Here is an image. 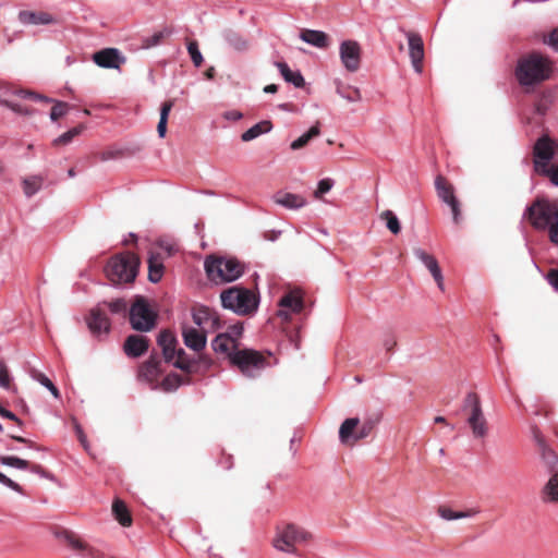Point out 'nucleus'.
Masks as SVG:
<instances>
[{
  "label": "nucleus",
  "instance_id": "1",
  "mask_svg": "<svg viewBox=\"0 0 558 558\" xmlns=\"http://www.w3.org/2000/svg\"><path fill=\"white\" fill-rule=\"evenodd\" d=\"M523 218L535 230L547 232L549 242L558 247V199L536 198L525 208Z\"/></svg>",
  "mask_w": 558,
  "mask_h": 558
},
{
  "label": "nucleus",
  "instance_id": "2",
  "mask_svg": "<svg viewBox=\"0 0 558 558\" xmlns=\"http://www.w3.org/2000/svg\"><path fill=\"white\" fill-rule=\"evenodd\" d=\"M553 68L550 61L544 56L533 52L518 60L515 66V78L522 87L532 88L551 75Z\"/></svg>",
  "mask_w": 558,
  "mask_h": 558
},
{
  "label": "nucleus",
  "instance_id": "3",
  "mask_svg": "<svg viewBox=\"0 0 558 558\" xmlns=\"http://www.w3.org/2000/svg\"><path fill=\"white\" fill-rule=\"evenodd\" d=\"M220 301L223 308L241 316H250L258 310L259 295L248 288L233 286L220 293Z\"/></svg>",
  "mask_w": 558,
  "mask_h": 558
},
{
  "label": "nucleus",
  "instance_id": "4",
  "mask_svg": "<svg viewBox=\"0 0 558 558\" xmlns=\"http://www.w3.org/2000/svg\"><path fill=\"white\" fill-rule=\"evenodd\" d=\"M312 533L295 523H282L277 526L272 546L282 553L299 556V547L312 541Z\"/></svg>",
  "mask_w": 558,
  "mask_h": 558
},
{
  "label": "nucleus",
  "instance_id": "5",
  "mask_svg": "<svg viewBox=\"0 0 558 558\" xmlns=\"http://www.w3.org/2000/svg\"><path fill=\"white\" fill-rule=\"evenodd\" d=\"M204 268L208 279L217 284L235 281L245 270L243 263L230 256H208L204 262Z\"/></svg>",
  "mask_w": 558,
  "mask_h": 558
},
{
  "label": "nucleus",
  "instance_id": "6",
  "mask_svg": "<svg viewBox=\"0 0 558 558\" xmlns=\"http://www.w3.org/2000/svg\"><path fill=\"white\" fill-rule=\"evenodd\" d=\"M140 258L125 252L112 257L106 268L107 277L114 284L133 282L137 276Z\"/></svg>",
  "mask_w": 558,
  "mask_h": 558
},
{
  "label": "nucleus",
  "instance_id": "7",
  "mask_svg": "<svg viewBox=\"0 0 558 558\" xmlns=\"http://www.w3.org/2000/svg\"><path fill=\"white\" fill-rule=\"evenodd\" d=\"M462 411L466 413V424L475 439L485 438L488 434V422L484 414L481 399L475 392H469L462 404Z\"/></svg>",
  "mask_w": 558,
  "mask_h": 558
},
{
  "label": "nucleus",
  "instance_id": "8",
  "mask_svg": "<svg viewBox=\"0 0 558 558\" xmlns=\"http://www.w3.org/2000/svg\"><path fill=\"white\" fill-rule=\"evenodd\" d=\"M241 373L250 378L256 377L266 365L265 357L257 351L243 349L231 354V361Z\"/></svg>",
  "mask_w": 558,
  "mask_h": 558
},
{
  "label": "nucleus",
  "instance_id": "9",
  "mask_svg": "<svg viewBox=\"0 0 558 558\" xmlns=\"http://www.w3.org/2000/svg\"><path fill=\"white\" fill-rule=\"evenodd\" d=\"M156 316L150 311L145 299L138 296L130 308V323L133 329L149 331L155 326Z\"/></svg>",
  "mask_w": 558,
  "mask_h": 558
},
{
  "label": "nucleus",
  "instance_id": "10",
  "mask_svg": "<svg viewBox=\"0 0 558 558\" xmlns=\"http://www.w3.org/2000/svg\"><path fill=\"white\" fill-rule=\"evenodd\" d=\"M556 143L547 135L541 136L533 147V166L535 172H546L555 156Z\"/></svg>",
  "mask_w": 558,
  "mask_h": 558
},
{
  "label": "nucleus",
  "instance_id": "11",
  "mask_svg": "<svg viewBox=\"0 0 558 558\" xmlns=\"http://www.w3.org/2000/svg\"><path fill=\"white\" fill-rule=\"evenodd\" d=\"M277 316L282 322H290L292 314H299L304 307L303 295L300 289L286 292L278 302Z\"/></svg>",
  "mask_w": 558,
  "mask_h": 558
},
{
  "label": "nucleus",
  "instance_id": "12",
  "mask_svg": "<svg viewBox=\"0 0 558 558\" xmlns=\"http://www.w3.org/2000/svg\"><path fill=\"white\" fill-rule=\"evenodd\" d=\"M361 46L355 40H343L339 47L342 65L349 72H356L361 65Z\"/></svg>",
  "mask_w": 558,
  "mask_h": 558
},
{
  "label": "nucleus",
  "instance_id": "13",
  "mask_svg": "<svg viewBox=\"0 0 558 558\" xmlns=\"http://www.w3.org/2000/svg\"><path fill=\"white\" fill-rule=\"evenodd\" d=\"M409 46V57L415 73H423L424 43L418 33L403 31Z\"/></svg>",
  "mask_w": 558,
  "mask_h": 558
},
{
  "label": "nucleus",
  "instance_id": "14",
  "mask_svg": "<svg viewBox=\"0 0 558 558\" xmlns=\"http://www.w3.org/2000/svg\"><path fill=\"white\" fill-rule=\"evenodd\" d=\"M533 439L536 442L538 448V453L544 465L547 468L548 472L556 473L558 472V456L556 452L547 445L544 436L537 428L533 429Z\"/></svg>",
  "mask_w": 558,
  "mask_h": 558
},
{
  "label": "nucleus",
  "instance_id": "15",
  "mask_svg": "<svg viewBox=\"0 0 558 558\" xmlns=\"http://www.w3.org/2000/svg\"><path fill=\"white\" fill-rule=\"evenodd\" d=\"M94 62L104 69H118L125 62V58L116 48H105L93 56Z\"/></svg>",
  "mask_w": 558,
  "mask_h": 558
},
{
  "label": "nucleus",
  "instance_id": "16",
  "mask_svg": "<svg viewBox=\"0 0 558 558\" xmlns=\"http://www.w3.org/2000/svg\"><path fill=\"white\" fill-rule=\"evenodd\" d=\"M414 256L429 270L430 275L433 276L434 280L437 283V287L444 291L445 284H444V276L441 272V269L438 265L437 259L433 256L426 253L421 247H415L413 250Z\"/></svg>",
  "mask_w": 558,
  "mask_h": 558
},
{
  "label": "nucleus",
  "instance_id": "17",
  "mask_svg": "<svg viewBox=\"0 0 558 558\" xmlns=\"http://www.w3.org/2000/svg\"><path fill=\"white\" fill-rule=\"evenodd\" d=\"M87 326L93 335L108 333L110 330L109 318L99 306L90 310Z\"/></svg>",
  "mask_w": 558,
  "mask_h": 558
},
{
  "label": "nucleus",
  "instance_id": "18",
  "mask_svg": "<svg viewBox=\"0 0 558 558\" xmlns=\"http://www.w3.org/2000/svg\"><path fill=\"white\" fill-rule=\"evenodd\" d=\"M205 332L202 329L184 326L182 329L184 344L196 352L203 350L207 341Z\"/></svg>",
  "mask_w": 558,
  "mask_h": 558
},
{
  "label": "nucleus",
  "instance_id": "19",
  "mask_svg": "<svg viewBox=\"0 0 558 558\" xmlns=\"http://www.w3.org/2000/svg\"><path fill=\"white\" fill-rule=\"evenodd\" d=\"M274 202L287 209L296 210L306 206L307 201L300 194L279 191L274 195Z\"/></svg>",
  "mask_w": 558,
  "mask_h": 558
},
{
  "label": "nucleus",
  "instance_id": "20",
  "mask_svg": "<svg viewBox=\"0 0 558 558\" xmlns=\"http://www.w3.org/2000/svg\"><path fill=\"white\" fill-rule=\"evenodd\" d=\"M161 362L157 355L150 357L140 367L138 377L149 384H154L161 374Z\"/></svg>",
  "mask_w": 558,
  "mask_h": 558
},
{
  "label": "nucleus",
  "instance_id": "21",
  "mask_svg": "<svg viewBox=\"0 0 558 558\" xmlns=\"http://www.w3.org/2000/svg\"><path fill=\"white\" fill-rule=\"evenodd\" d=\"M124 352L129 357H138L148 349V339L144 336L131 335L124 342Z\"/></svg>",
  "mask_w": 558,
  "mask_h": 558
},
{
  "label": "nucleus",
  "instance_id": "22",
  "mask_svg": "<svg viewBox=\"0 0 558 558\" xmlns=\"http://www.w3.org/2000/svg\"><path fill=\"white\" fill-rule=\"evenodd\" d=\"M211 348L216 353L225 354L231 361V354L236 349L235 339L228 333H220L211 341Z\"/></svg>",
  "mask_w": 558,
  "mask_h": 558
},
{
  "label": "nucleus",
  "instance_id": "23",
  "mask_svg": "<svg viewBox=\"0 0 558 558\" xmlns=\"http://www.w3.org/2000/svg\"><path fill=\"white\" fill-rule=\"evenodd\" d=\"M157 341L162 349V354L166 362L173 361L178 352L175 348L177 339L174 335L168 330H163L159 333Z\"/></svg>",
  "mask_w": 558,
  "mask_h": 558
},
{
  "label": "nucleus",
  "instance_id": "24",
  "mask_svg": "<svg viewBox=\"0 0 558 558\" xmlns=\"http://www.w3.org/2000/svg\"><path fill=\"white\" fill-rule=\"evenodd\" d=\"M19 21L24 25H48L54 22L52 15L46 12L20 11Z\"/></svg>",
  "mask_w": 558,
  "mask_h": 558
},
{
  "label": "nucleus",
  "instance_id": "25",
  "mask_svg": "<svg viewBox=\"0 0 558 558\" xmlns=\"http://www.w3.org/2000/svg\"><path fill=\"white\" fill-rule=\"evenodd\" d=\"M57 537L77 553L89 554L90 551L89 545L71 531L64 530L59 532Z\"/></svg>",
  "mask_w": 558,
  "mask_h": 558
},
{
  "label": "nucleus",
  "instance_id": "26",
  "mask_svg": "<svg viewBox=\"0 0 558 558\" xmlns=\"http://www.w3.org/2000/svg\"><path fill=\"white\" fill-rule=\"evenodd\" d=\"M192 318L194 324L199 327L202 330L206 331L207 326H216L218 323V317L215 313L208 307H199L193 311Z\"/></svg>",
  "mask_w": 558,
  "mask_h": 558
},
{
  "label": "nucleus",
  "instance_id": "27",
  "mask_svg": "<svg viewBox=\"0 0 558 558\" xmlns=\"http://www.w3.org/2000/svg\"><path fill=\"white\" fill-rule=\"evenodd\" d=\"M300 38L316 48H327L329 45V38L326 33L323 31H316V29H303L300 33Z\"/></svg>",
  "mask_w": 558,
  "mask_h": 558
},
{
  "label": "nucleus",
  "instance_id": "28",
  "mask_svg": "<svg viewBox=\"0 0 558 558\" xmlns=\"http://www.w3.org/2000/svg\"><path fill=\"white\" fill-rule=\"evenodd\" d=\"M275 65L286 82L298 88L304 86L305 81L300 71H292L286 62H276Z\"/></svg>",
  "mask_w": 558,
  "mask_h": 558
},
{
  "label": "nucleus",
  "instance_id": "29",
  "mask_svg": "<svg viewBox=\"0 0 558 558\" xmlns=\"http://www.w3.org/2000/svg\"><path fill=\"white\" fill-rule=\"evenodd\" d=\"M359 425L357 417H350L342 422L339 428V439L344 445H353V436Z\"/></svg>",
  "mask_w": 558,
  "mask_h": 558
},
{
  "label": "nucleus",
  "instance_id": "30",
  "mask_svg": "<svg viewBox=\"0 0 558 558\" xmlns=\"http://www.w3.org/2000/svg\"><path fill=\"white\" fill-rule=\"evenodd\" d=\"M435 189L438 197L448 206L458 201L453 194L452 186L447 184L446 180L441 175H438L435 179Z\"/></svg>",
  "mask_w": 558,
  "mask_h": 558
},
{
  "label": "nucleus",
  "instance_id": "31",
  "mask_svg": "<svg viewBox=\"0 0 558 558\" xmlns=\"http://www.w3.org/2000/svg\"><path fill=\"white\" fill-rule=\"evenodd\" d=\"M162 275V258L159 254L151 253L148 258V280L153 283H157L161 280Z\"/></svg>",
  "mask_w": 558,
  "mask_h": 558
},
{
  "label": "nucleus",
  "instance_id": "32",
  "mask_svg": "<svg viewBox=\"0 0 558 558\" xmlns=\"http://www.w3.org/2000/svg\"><path fill=\"white\" fill-rule=\"evenodd\" d=\"M271 129H272V124L270 121H268V120L260 121V122L254 124L253 126H251L244 133H242L241 140L243 142L253 141L263 134L269 133L271 131Z\"/></svg>",
  "mask_w": 558,
  "mask_h": 558
},
{
  "label": "nucleus",
  "instance_id": "33",
  "mask_svg": "<svg viewBox=\"0 0 558 558\" xmlns=\"http://www.w3.org/2000/svg\"><path fill=\"white\" fill-rule=\"evenodd\" d=\"M478 513H480L478 509H469L466 511H453L452 509H450L448 507H439L438 508V515L446 521L473 518Z\"/></svg>",
  "mask_w": 558,
  "mask_h": 558
},
{
  "label": "nucleus",
  "instance_id": "34",
  "mask_svg": "<svg viewBox=\"0 0 558 558\" xmlns=\"http://www.w3.org/2000/svg\"><path fill=\"white\" fill-rule=\"evenodd\" d=\"M28 374L32 379L39 383L41 386L47 388L51 395L56 398H60V391L59 389L53 385V383L40 371L36 369L35 367H31L28 371Z\"/></svg>",
  "mask_w": 558,
  "mask_h": 558
},
{
  "label": "nucleus",
  "instance_id": "35",
  "mask_svg": "<svg viewBox=\"0 0 558 558\" xmlns=\"http://www.w3.org/2000/svg\"><path fill=\"white\" fill-rule=\"evenodd\" d=\"M112 513H113L116 520H118L121 525H123V526L131 525L132 518L129 513V510H128L125 504L122 500L116 499L113 501Z\"/></svg>",
  "mask_w": 558,
  "mask_h": 558
},
{
  "label": "nucleus",
  "instance_id": "36",
  "mask_svg": "<svg viewBox=\"0 0 558 558\" xmlns=\"http://www.w3.org/2000/svg\"><path fill=\"white\" fill-rule=\"evenodd\" d=\"M543 498L545 501H558V472L554 473L543 488Z\"/></svg>",
  "mask_w": 558,
  "mask_h": 558
},
{
  "label": "nucleus",
  "instance_id": "37",
  "mask_svg": "<svg viewBox=\"0 0 558 558\" xmlns=\"http://www.w3.org/2000/svg\"><path fill=\"white\" fill-rule=\"evenodd\" d=\"M337 94L349 102H359L362 100V95L357 87L338 84Z\"/></svg>",
  "mask_w": 558,
  "mask_h": 558
},
{
  "label": "nucleus",
  "instance_id": "38",
  "mask_svg": "<svg viewBox=\"0 0 558 558\" xmlns=\"http://www.w3.org/2000/svg\"><path fill=\"white\" fill-rule=\"evenodd\" d=\"M320 133V130H319V126H318V123L313 125L307 132H305L304 134H302L299 138H296L295 141H293L290 145L291 149L292 150H298V149H301L302 147H304L305 145L308 144V142L318 136Z\"/></svg>",
  "mask_w": 558,
  "mask_h": 558
},
{
  "label": "nucleus",
  "instance_id": "39",
  "mask_svg": "<svg viewBox=\"0 0 558 558\" xmlns=\"http://www.w3.org/2000/svg\"><path fill=\"white\" fill-rule=\"evenodd\" d=\"M380 219L386 222V227L391 233L398 234L401 231L400 221L393 211L389 209L384 210L380 214Z\"/></svg>",
  "mask_w": 558,
  "mask_h": 558
},
{
  "label": "nucleus",
  "instance_id": "40",
  "mask_svg": "<svg viewBox=\"0 0 558 558\" xmlns=\"http://www.w3.org/2000/svg\"><path fill=\"white\" fill-rule=\"evenodd\" d=\"M43 185V178L34 175L23 181V190L27 197L35 195Z\"/></svg>",
  "mask_w": 558,
  "mask_h": 558
},
{
  "label": "nucleus",
  "instance_id": "41",
  "mask_svg": "<svg viewBox=\"0 0 558 558\" xmlns=\"http://www.w3.org/2000/svg\"><path fill=\"white\" fill-rule=\"evenodd\" d=\"M223 38L226 43L235 50H244L246 48V41L236 32L230 29L226 31Z\"/></svg>",
  "mask_w": 558,
  "mask_h": 558
},
{
  "label": "nucleus",
  "instance_id": "42",
  "mask_svg": "<svg viewBox=\"0 0 558 558\" xmlns=\"http://www.w3.org/2000/svg\"><path fill=\"white\" fill-rule=\"evenodd\" d=\"M0 463L5 466L15 468L19 470H26L29 466L27 460L21 459L14 456H2L0 457Z\"/></svg>",
  "mask_w": 558,
  "mask_h": 558
},
{
  "label": "nucleus",
  "instance_id": "43",
  "mask_svg": "<svg viewBox=\"0 0 558 558\" xmlns=\"http://www.w3.org/2000/svg\"><path fill=\"white\" fill-rule=\"evenodd\" d=\"M171 363L173 364L174 367L185 372H191L193 366L192 362L186 359L184 350L181 348L178 349L175 357L173 359V361H171Z\"/></svg>",
  "mask_w": 558,
  "mask_h": 558
},
{
  "label": "nucleus",
  "instance_id": "44",
  "mask_svg": "<svg viewBox=\"0 0 558 558\" xmlns=\"http://www.w3.org/2000/svg\"><path fill=\"white\" fill-rule=\"evenodd\" d=\"M82 130H83V126H75V128L64 132L63 134H61L59 137H57L53 141V144L54 145H66V144L71 143L75 136L80 135Z\"/></svg>",
  "mask_w": 558,
  "mask_h": 558
},
{
  "label": "nucleus",
  "instance_id": "45",
  "mask_svg": "<svg viewBox=\"0 0 558 558\" xmlns=\"http://www.w3.org/2000/svg\"><path fill=\"white\" fill-rule=\"evenodd\" d=\"M373 429V423L371 421L361 423L359 421L357 428L355 430V434L353 436V444L356 441L364 439L369 436L371 432Z\"/></svg>",
  "mask_w": 558,
  "mask_h": 558
},
{
  "label": "nucleus",
  "instance_id": "46",
  "mask_svg": "<svg viewBox=\"0 0 558 558\" xmlns=\"http://www.w3.org/2000/svg\"><path fill=\"white\" fill-rule=\"evenodd\" d=\"M335 185V181L330 178H325L318 181L317 189L314 192V197L320 199L322 196L328 193Z\"/></svg>",
  "mask_w": 558,
  "mask_h": 558
},
{
  "label": "nucleus",
  "instance_id": "47",
  "mask_svg": "<svg viewBox=\"0 0 558 558\" xmlns=\"http://www.w3.org/2000/svg\"><path fill=\"white\" fill-rule=\"evenodd\" d=\"M187 51L191 57L192 62L196 68L201 66L203 63V54L198 48V45L196 41H190L187 44Z\"/></svg>",
  "mask_w": 558,
  "mask_h": 558
},
{
  "label": "nucleus",
  "instance_id": "48",
  "mask_svg": "<svg viewBox=\"0 0 558 558\" xmlns=\"http://www.w3.org/2000/svg\"><path fill=\"white\" fill-rule=\"evenodd\" d=\"M180 385L181 379L177 374L166 376L161 383L162 389L165 391L175 390Z\"/></svg>",
  "mask_w": 558,
  "mask_h": 558
},
{
  "label": "nucleus",
  "instance_id": "49",
  "mask_svg": "<svg viewBox=\"0 0 558 558\" xmlns=\"http://www.w3.org/2000/svg\"><path fill=\"white\" fill-rule=\"evenodd\" d=\"M16 95L20 96L21 98H28V99H33L35 101H46V102L52 101L50 98H48L44 95L37 94L35 92L26 90V89L17 90Z\"/></svg>",
  "mask_w": 558,
  "mask_h": 558
},
{
  "label": "nucleus",
  "instance_id": "50",
  "mask_svg": "<svg viewBox=\"0 0 558 558\" xmlns=\"http://www.w3.org/2000/svg\"><path fill=\"white\" fill-rule=\"evenodd\" d=\"M538 174L548 178L553 185L558 186V162L548 166L546 172H539Z\"/></svg>",
  "mask_w": 558,
  "mask_h": 558
},
{
  "label": "nucleus",
  "instance_id": "51",
  "mask_svg": "<svg viewBox=\"0 0 558 558\" xmlns=\"http://www.w3.org/2000/svg\"><path fill=\"white\" fill-rule=\"evenodd\" d=\"M68 105L61 101H57L50 111L51 121H57L59 118L66 113Z\"/></svg>",
  "mask_w": 558,
  "mask_h": 558
},
{
  "label": "nucleus",
  "instance_id": "52",
  "mask_svg": "<svg viewBox=\"0 0 558 558\" xmlns=\"http://www.w3.org/2000/svg\"><path fill=\"white\" fill-rule=\"evenodd\" d=\"M165 37V32H157L151 36L144 38L143 45L145 48L158 46Z\"/></svg>",
  "mask_w": 558,
  "mask_h": 558
},
{
  "label": "nucleus",
  "instance_id": "53",
  "mask_svg": "<svg viewBox=\"0 0 558 558\" xmlns=\"http://www.w3.org/2000/svg\"><path fill=\"white\" fill-rule=\"evenodd\" d=\"M11 377L7 365L0 361V386L4 389H10Z\"/></svg>",
  "mask_w": 558,
  "mask_h": 558
},
{
  "label": "nucleus",
  "instance_id": "54",
  "mask_svg": "<svg viewBox=\"0 0 558 558\" xmlns=\"http://www.w3.org/2000/svg\"><path fill=\"white\" fill-rule=\"evenodd\" d=\"M109 310L113 314L125 313L126 302L123 299H118L108 303Z\"/></svg>",
  "mask_w": 558,
  "mask_h": 558
},
{
  "label": "nucleus",
  "instance_id": "55",
  "mask_svg": "<svg viewBox=\"0 0 558 558\" xmlns=\"http://www.w3.org/2000/svg\"><path fill=\"white\" fill-rule=\"evenodd\" d=\"M0 484L11 488L12 490H14L19 494L23 493L22 487L17 483H15L14 481L9 478L7 475H4L1 472H0Z\"/></svg>",
  "mask_w": 558,
  "mask_h": 558
},
{
  "label": "nucleus",
  "instance_id": "56",
  "mask_svg": "<svg viewBox=\"0 0 558 558\" xmlns=\"http://www.w3.org/2000/svg\"><path fill=\"white\" fill-rule=\"evenodd\" d=\"M0 484L11 488L12 490H14L19 494L23 493L22 487L17 483H15L14 481L9 478L7 475H4L1 472H0Z\"/></svg>",
  "mask_w": 558,
  "mask_h": 558
},
{
  "label": "nucleus",
  "instance_id": "57",
  "mask_svg": "<svg viewBox=\"0 0 558 558\" xmlns=\"http://www.w3.org/2000/svg\"><path fill=\"white\" fill-rule=\"evenodd\" d=\"M73 425H74V430L76 433V436L80 440V442L82 444V446L85 448V449H88V441H87V437L82 428V426L80 425V423L73 418Z\"/></svg>",
  "mask_w": 558,
  "mask_h": 558
},
{
  "label": "nucleus",
  "instance_id": "58",
  "mask_svg": "<svg viewBox=\"0 0 558 558\" xmlns=\"http://www.w3.org/2000/svg\"><path fill=\"white\" fill-rule=\"evenodd\" d=\"M121 155H122L121 149L110 148V149L101 151L99 155V158L101 161H108V160L116 159V158L120 157Z\"/></svg>",
  "mask_w": 558,
  "mask_h": 558
},
{
  "label": "nucleus",
  "instance_id": "59",
  "mask_svg": "<svg viewBox=\"0 0 558 558\" xmlns=\"http://www.w3.org/2000/svg\"><path fill=\"white\" fill-rule=\"evenodd\" d=\"M396 345H397V340H396L395 336H392V335L385 336V338L383 339V347L387 353H390L395 349Z\"/></svg>",
  "mask_w": 558,
  "mask_h": 558
},
{
  "label": "nucleus",
  "instance_id": "60",
  "mask_svg": "<svg viewBox=\"0 0 558 558\" xmlns=\"http://www.w3.org/2000/svg\"><path fill=\"white\" fill-rule=\"evenodd\" d=\"M451 213H452V220L454 223H460L462 217H461V210H460V204L457 201L454 204L449 205Z\"/></svg>",
  "mask_w": 558,
  "mask_h": 558
},
{
  "label": "nucleus",
  "instance_id": "61",
  "mask_svg": "<svg viewBox=\"0 0 558 558\" xmlns=\"http://www.w3.org/2000/svg\"><path fill=\"white\" fill-rule=\"evenodd\" d=\"M172 107H173V100L165 101L160 108V119L168 121V117H169V113H170Z\"/></svg>",
  "mask_w": 558,
  "mask_h": 558
},
{
  "label": "nucleus",
  "instance_id": "62",
  "mask_svg": "<svg viewBox=\"0 0 558 558\" xmlns=\"http://www.w3.org/2000/svg\"><path fill=\"white\" fill-rule=\"evenodd\" d=\"M546 44L558 51V27L549 34Z\"/></svg>",
  "mask_w": 558,
  "mask_h": 558
},
{
  "label": "nucleus",
  "instance_id": "63",
  "mask_svg": "<svg viewBox=\"0 0 558 558\" xmlns=\"http://www.w3.org/2000/svg\"><path fill=\"white\" fill-rule=\"evenodd\" d=\"M548 283L558 291V269H551L546 277Z\"/></svg>",
  "mask_w": 558,
  "mask_h": 558
},
{
  "label": "nucleus",
  "instance_id": "64",
  "mask_svg": "<svg viewBox=\"0 0 558 558\" xmlns=\"http://www.w3.org/2000/svg\"><path fill=\"white\" fill-rule=\"evenodd\" d=\"M223 118L229 121H239L243 118V114L238 110H229L223 113Z\"/></svg>",
  "mask_w": 558,
  "mask_h": 558
}]
</instances>
